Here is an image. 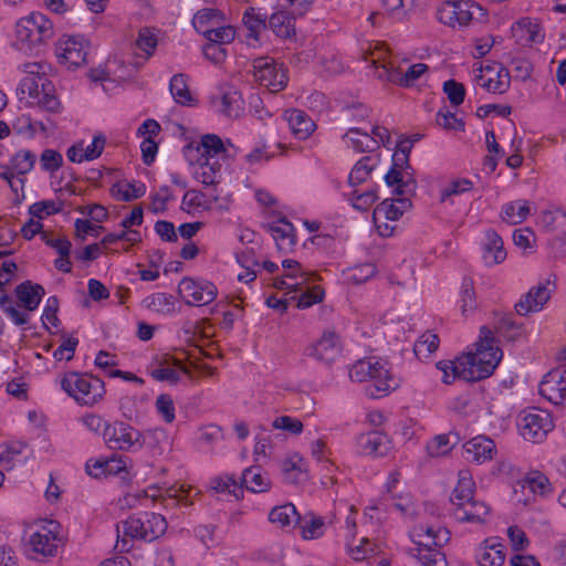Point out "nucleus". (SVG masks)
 Returning a JSON list of instances; mask_svg holds the SVG:
<instances>
[{"mask_svg":"<svg viewBox=\"0 0 566 566\" xmlns=\"http://www.w3.org/2000/svg\"><path fill=\"white\" fill-rule=\"evenodd\" d=\"M503 353L497 346H478L474 353L463 354L454 360H441L437 368L443 373L442 381L451 384L454 379L469 382L480 381L490 377Z\"/></svg>","mask_w":566,"mask_h":566,"instance_id":"nucleus-1","label":"nucleus"},{"mask_svg":"<svg viewBox=\"0 0 566 566\" xmlns=\"http://www.w3.org/2000/svg\"><path fill=\"white\" fill-rule=\"evenodd\" d=\"M62 389L83 406H93L105 395L104 381L92 374L69 371L61 379Z\"/></svg>","mask_w":566,"mask_h":566,"instance_id":"nucleus-2","label":"nucleus"},{"mask_svg":"<svg viewBox=\"0 0 566 566\" xmlns=\"http://www.w3.org/2000/svg\"><path fill=\"white\" fill-rule=\"evenodd\" d=\"M123 534L132 539L153 542L167 530L165 517L158 513L143 512L122 522Z\"/></svg>","mask_w":566,"mask_h":566,"instance_id":"nucleus-3","label":"nucleus"},{"mask_svg":"<svg viewBox=\"0 0 566 566\" xmlns=\"http://www.w3.org/2000/svg\"><path fill=\"white\" fill-rule=\"evenodd\" d=\"M104 441L111 449L126 452H136L145 446L143 432L123 421L106 427Z\"/></svg>","mask_w":566,"mask_h":566,"instance_id":"nucleus-4","label":"nucleus"},{"mask_svg":"<svg viewBox=\"0 0 566 566\" xmlns=\"http://www.w3.org/2000/svg\"><path fill=\"white\" fill-rule=\"evenodd\" d=\"M475 12L480 18L485 15L484 9L480 4L470 1L450 0L443 2L437 10L438 20L449 27L455 28L469 24L474 19Z\"/></svg>","mask_w":566,"mask_h":566,"instance_id":"nucleus-5","label":"nucleus"},{"mask_svg":"<svg viewBox=\"0 0 566 566\" xmlns=\"http://www.w3.org/2000/svg\"><path fill=\"white\" fill-rule=\"evenodd\" d=\"M252 73L261 85L272 92H279L287 85V73L283 64L275 62L272 57L260 56L252 61Z\"/></svg>","mask_w":566,"mask_h":566,"instance_id":"nucleus-6","label":"nucleus"},{"mask_svg":"<svg viewBox=\"0 0 566 566\" xmlns=\"http://www.w3.org/2000/svg\"><path fill=\"white\" fill-rule=\"evenodd\" d=\"M178 294L187 305L202 306L216 300L218 290L210 281L184 277L178 285Z\"/></svg>","mask_w":566,"mask_h":566,"instance_id":"nucleus-7","label":"nucleus"},{"mask_svg":"<svg viewBox=\"0 0 566 566\" xmlns=\"http://www.w3.org/2000/svg\"><path fill=\"white\" fill-rule=\"evenodd\" d=\"M518 428L525 440L541 442L554 428V424L548 412L533 409L521 417Z\"/></svg>","mask_w":566,"mask_h":566,"instance_id":"nucleus-8","label":"nucleus"},{"mask_svg":"<svg viewBox=\"0 0 566 566\" xmlns=\"http://www.w3.org/2000/svg\"><path fill=\"white\" fill-rule=\"evenodd\" d=\"M370 359V368L367 371L369 384L366 387V395L373 399L380 398L395 390L399 384L386 367L387 363L379 359Z\"/></svg>","mask_w":566,"mask_h":566,"instance_id":"nucleus-9","label":"nucleus"},{"mask_svg":"<svg viewBox=\"0 0 566 566\" xmlns=\"http://www.w3.org/2000/svg\"><path fill=\"white\" fill-rule=\"evenodd\" d=\"M479 74L475 75V83L493 94H503L507 92L511 85V75L510 71L500 65L496 69L495 64H488L483 66L482 64L478 67Z\"/></svg>","mask_w":566,"mask_h":566,"instance_id":"nucleus-10","label":"nucleus"},{"mask_svg":"<svg viewBox=\"0 0 566 566\" xmlns=\"http://www.w3.org/2000/svg\"><path fill=\"white\" fill-rule=\"evenodd\" d=\"M88 42L82 35L69 36L61 40L56 46L60 63L69 67H78L86 63Z\"/></svg>","mask_w":566,"mask_h":566,"instance_id":"nucleus-11","label":"nucleus"},{"mask_svg":"<svg viewBox=\"0 0 566 566\" xmlns=\"http://www.w3.org/2000/svg\"><path fill=\"white\" fill-rule=\"evenodd\" d=\"M538 392L555 405L566 403V366L548 371L539 382Z\"/></svg>","mask_w":566,"mask_h":566,"instance_id":"nucleus-12","label":"nucleus"},{"mask_svg":"<svg viewBox=\"0 0 566 566\" xmlns=\"http://www.w3.org/2000/svg\"><path fill=\"white\" fill-rule=\"evenodd\" d=\"M342 354L339 336L334 331H325L322 337L305 349V355L326 365L334 363Z\"/></svg>","mask_w":566,"mask_h":566,"instance_id":"nucleus-13","label":"nucleus"},{"mask_svg":"<svg viewBox=\"0 0 566 566\" xmlns=\"http://www.w3.org/2000/svg\"><path fill=\"white\" fill-rule=\"evenodd\" d=\"M357 449L363 455L384 457L391 449V441L381 431H369L357 437Z\"/></svg>","mask_w":566,"mask_h":566,"instance_id":"nucleus-14","label":"nucleus"},{"mask_svg":"<svg viewBox=\"0 0 566 566\" xmlns=\"http://www.w3.org/2000/svg\"><path fill=\"white\" fill-rule=\"evenodd\" d=\"M549 280L543 284L532 287L521 300L515 304V310L520 315H527L531 312L541 311L544 304L551 297V291L547 289Z\"/></svg>","mask_w":566,"mask_h":566,"instance_id":"nucleus-15","label":"nucleus"},{"mask_svg":"<svg viewBox=\"0 0 566 566\" xmlns=\"http://www.w3.org/2000/svg\"><path fill=\"white\" fill-rule=\"evenodd\" d=\"M511 31L515 41L523 46L541 43L544 40L539 24L527 17L513 23Z\"/></svg>","mask_w":566,"mask_h":566,"instance_id":"nucleus-16","label":"nucleus"},{"mask_svg":"<svg viewBox=\"0 0 566 566\" xmlns=\"http://www.w3.org/2000/svg\"><path fill=\"white\" fill-rule=\"evenodd\" d=\"M226 151L221 138L216 134H207L201 137V142L196 146L188 144L184 147L185 156L191 161V155L196 154L198 158L212 159L213 156Z\"/></svg>","mask_w":566,"mask_h":566,"instance_id":"nucleus-17","label":"nucleus"},{"mask_svg":"<svg viewBox=\"0 0 566 566\" xmlns=\"http://www.w3.org/2000/svg\"><path fill=\"white\" fill-rule=\"evenodd\" d=\"M480 566H502L505 560L504 546L497 538L484 539L475 552Z\"/></svg>","mask_w":566,"mask_h":566,"instance_id":"nucleus-18","label":"nucleus"},{"mask_svg":"<svg viewBox=\"0 0 566 566\" xmlns=\"http://www.w3.org/2000/svg\"><path fill=\"white\" fill-rule=\"evenodd\" d=\"M44 294V287L31 281H24L14 289L18 304L29 312H33L38 308Z\"/></svg>","mask_w":566,"mask_h":566,"instance_id":"nucleus-19","label":"nucleus"},{"mask_svg":"<svg viewBox=\"0 0 566 566\" xmlns=\"http://www.w3.org/2000/svg\"><path fill=\"white\" fill-rule=\"evenodd\" d=\"M463 450L468 461L482 463L492 459L495 443L485 436H478L465 442Z\"/></svg>","mask_w":566,"mask_h":566,"instance_id":"nucleus-20","label":"nucleus"},{"mask_svg":"<svg viewBox=\"0 0 566 566\" xmlns=\"http://www.w3.org/2000/svg\"><path fill=\"white\" fill-rule=\"evenodd\" d=\"M284 118L295 138L306 139L314 130V120L302 109H287L284 112Z\"/></svg>","mask_w":566,"mask_h":566,"instance_id":"nucleus-21","label":"nucleus"},{"mask_svg":"<svg viewBox=\"0 0 566 566\" xmlns=\"http://www.w3.org/2000/svg\"><path fill=\"white\" fill-rule=\"evenodd\" d=\"M486 265H494L506 259V251L503 247L502 238L492 229L485 232V242L483 243V255Z\"/></svg>","mask_w":566,"mask_h":566,"instance_id":"nucleus-22","label":"nucleus"},{"mask_svg":"<svg viewBox=\"0 0 566 566\" xmlns=\"http://www.w3.org/2000/svg\"><path fill=\"white\" fill-rule=\"evenodd\" d=\"M60 537H52L51 532H34L29 539L32 553L43 557L54 556L56 554Z\"/></svg>","mask_w":566,"mask_h":566,"instance_id":"nucleus-23","label":"nucleus"},{"mask_svg":"<svg viewBox=\"0 0 566 566\" xmlns=\"http://www.w3.org/2000/svg\"><path fill=\"white\" fill-rule=\"evenodd\" d=\"M401 198L397 199H385L374 210V219H377V216H384L387 220H398L405 210H407L411 206V201L409 198L400 196Z\"/></svg>","mask_w":566,"mask_h":566,"instance_id":"nucleus-24","label":"nucleus"},{"mask_svg":"<svg viewBox=\"0 0 566 566\" xmlns=\"http://www.w3.org/2000/svg\"><path fill=\"white\" fill-rule=\"evenodd\" d=\"M242 22L248 30V38L259 40V35L268 28V14L261 9L249 7L242 15Z\"/></svg>","mask_w":566,"mask_h":566,"instance_id":"nucleus-25","label":"nucleus"},{"mask_svg":"<svg viewBox=\"0 0 566 566\" xmlns=\"http://www.w3.org/2000/svg\"><path fill=\"white\" fill-rule=\"evenodd\" d=\"M271 482L261 473L259 467H251L245 469L240 478L239 486L241 490L245 488L253 493L265 492L270 489Z\"/></svg>","mask_w":566,"mask_h":566,"instance_id":"nucleus-26","label":"nucleus"},{"mask_svg":"<svg viewBox=\"0 0 566 566\" xmlns=\"http://www.w3.org/2000/svg\"><path fill=\"white\" fill-rule=\"evenodd\" d=\"M295 17L284 11H279L268 17V28L282 39H291L295 35Z\"/></svg>","mask_w":566,"mask_h":566,"instance_id":"nucleus-27","label":"nucleus"},{"mask_svg":"<svg viewBox=\"0 0 566 566\" xmlns=\"http://www.w3.org/2000/svg\"><path fill=\"white\" fill-rule=\"evenodd\" d=\"M490 507L484 502L471 500L463 507H458L454 515L461 523H482Z\"/></svg>","mask_w":566,"mask_h":566,"instance_id":"nucleus-28","label":"nucleus"},{"mask_svg":"<svg viewBox=\"0 0 566 566\" xmlns=\"http://www.w3.org/2000/svg\"><path fill=\"white\" fill-rule=\"evenodd\" d=\"M280 224H269L268 229L276 242V247L282 250L287 247L296 244L295 229L293 224L285 218L282 217L277 221Z\"/></svg>","mask_w":566,"mask_h":566,"instance_id":"nucleus-29","label":"nucleus"},{"mask_svg":"<svg viewBox=\"0 0 566 566\" xmlns=\"http://www.w3.org/2000/svg\"><path fill=\"white\" fill-rule=\"evenodd\" d=\"M269 521L282 528H286L301 522V516L292 503H286L273 507L269 513Z\"/></svg>","mask_w":566,"mask_h":566,"instance_id":"nucleus-30","label":"nucleus"},{"mask_svg":"<svg viewBox=\"0 0 566 566\" xmlns=\"http://www.w3.org/2000/svg\"><path fill=\"white\" fill-rule=\"evenodd\" d=\"M146 192V186L143 182L117 181L111 188V193L119 201L129 202L142 198Z\"/></svg>","mask_w":566,"mask_h":566,"instance_id":"nucleus-31","label":"nucleus"},{"mask_svg":"<svg viewBox=\"0 0 566 566\" xmlns=\"http://www.w3.org/2000/svg\"><path fill=\"white\" fill-rule=\"evenodd\" d=\"M346 138L349 139L353 149L357 153L374 151L379 148V142L360 128H349L343 136V139Z\"/></svg>","mask_w":566,"mask_h":566,"instance_id":"nucleus-32","label":"nucleus"},{"mask_svg":"<svg viewBox=\"0 0 566 566\" xmlns=\"http://www.w3.org/2000/svg\"><path fill=\"white\" fill-rule=\"evenodd\" d=\"M475 483L467 472H460L459 481L451 494V502L458 507H463L473 500Z\"/></svg>","mask_w":566,"mask_h":566,"instance_id":"nucleus-33","label":"nucleus"},{"mask_svg":"<svg viewBox=\"0 0 566 566\" xmlns=\"http://www.w3.org/2000/svg\"><path fill=\"white\" fill-rule=\"evenodd\" d=\"M530 214V202L518 199L502 207V219L510 224L522 223Z\"/></svg>","mask_w":566,"mask_h":566,"instance_id":"nucleus-34","label":"nucleus"},{"mask_svg":"<svg viewBox=\"0 0 566 566\" xmlns=\"http://www.w3.org/2000/svg\"><path fill=\"white\" fill-rule=\"evenodd\" d=\"M417 554H412L422 566H447L444 554L430 544L417 543Z\"/></svg>","mask_w":566,"mask_h":566,"instance_id":"nucleus-35","label":"nucleus"},{"mask_svg":"<svg viewBox=\"0 0 566 566\" xmlns=\"http://www.w3.org/2000/svg\"><path fill=\"white\" fill-rule=\"evenodd\" d=\"M243 111L241 94L235 90H229L221 95L219 112L229 118H238Z\"/></svg>","mask_w":566,"mask_h":566,"instance_id":"nucleus-36","label":"nucleus"},{"mask_svg":"<svg viewBox=\"0 0 566 566\" xmlns=\"http://www.w3.org/2000/svg\"><path fill=\"white\" fill-rule=\"evenodd\" d=\"M169 90L174 99L184 106L192 105L193 97L187 85V77L185 74H175L169 83Z\"/></svg>","mask_w":566,"mask_h":566,"instance_id":"nucleus-37","label":"nucleus"},{"mask_svg":"<svg viewBox=\"0 0 566 566\" xmlns=\"http://www.w3.org/2000/svg\"><path fill=\"white\" fill-rule=\"evenodd\" d=\"M27 18L34 27L36 33V40H33L34 42L44 43L53 36V23L46 15L40 12H32Z\"/></svg>","mask_w":566,"mask_h":566,"instance_id":"nucleus-38","label":"nucleus"},{"mask_svg":"<svg viewBox=\"0 0 566 566\" xmlns=\"http://www.w3.org/2000/svg\"><path fill=\"white\" fill-rule=\"evenodd\" d=\"M495 331L507 340H516L523 334V327L517 324L512 315H502L496 319Z\"/></svg>","mask_w":566,"mask_h":566,"instance_id":"nucleus-39","label":"nucleus"},{"mask_svg":"<svg viewBox=\"0 0 566 566\" xmlns=\"http://www.w3.org/2000/svg\"><path fill=\"white\" fill-rule=\"evenodd\" d=\"M370 160L371 157L365 156L354 165L348 176V184L352 187L358 186L369 178L375 169V165L369 164Z\"/></svg>","mask_w":566,"mask_h":566,"instance_id":"nucleus-40","label":"nucleus"},{"mask_svg":"<svg viewBox=\"0 0 566 566\" xmlns=\"http://www.w3.org/2000/svg\"><path fill=\"white\" fill-rule=\"evenodd\" d=\"M428 71V65L424 63H416L408 67L406 73L399 77V74L397 72H389L388 73V81L390 82H398L402 86H410L413 84L416 80H418L422 74H424Z\"/></svg>","mask_w":566,"mask_h":566,"instance_id":"nucleus-41","label":"nucleus"},{"mask_svg":"<svg viewBox=\"0 0 566 566\" xmlns=\"http://www.w3.org/2000/svg\"><path fill=\"white\" fill-rule=\"evenodd\" d=\"M304 539H315L324 534V521L322 517L310 514L298 522Z\"/></svg>","mask_w":566,"mask_h":566,"instance_id":"nucleus-42","label":"nucleus"},{"mask_svg":"<svg viewBox=\"0 0 566 566\" xmlns=\"http://www.w3.org/2000/svg\"><path fill=\"white\" fill-rule=\"evenodd\" d=\"M15 35L18 41L21 43H25L28 45V49H33L34 46H38L42 44V42H34L33 40H36V33L34 31V27L32 23H30V20H28L27 17L20 19L15 23Z\"/></svg>","mask_w":566,"mask_h":566,"instance_id":"nucleus-43","label":"nucleus"},{"mask_svg":"<svg viewBox=\"0 0 566 566\" xmlns=\"http://www.w3.org/2000/svg\"><path fill=\"white\" fill-rule=\"evenodd\" d=\"M523 488H528L534 494L546 495L551 492L548 479L538 471L528 473L522 483Z\"/></svg>","mask_w":566,"mask_h":566,"instance_id":"nucleus-44","label":"nucleus"},{"mask_svg":"<svg viewBox=\"0 0 566 566\" xmlns=\"http://www.w3.org/2000/svg\"><path fill=\"white\" fill-rule=\"evenodd\" d=\"M36 156L31 150H20L11 159V167L17 175L23 176L32 170Z\"/></svg>","mask_w":566,"mask_h":566,"instance_id":"nucleus-45","label":"nucleus"},{"mask_svg":"<svg viewBox=\"0 0 566 566\" xmlns=\"http://www.w3.org/2000/svg\"><path fill=\"white\" fill-rule=\"evenodd\" d=\"M201 34L208 40V42L218 44H228L234 40L235 30L231 25H223L218 28L206 29Z\"/></svg>","mask_w":566,"mask_h":566,"instance_id":"nucleus-46","label":"nucleus"},{"mask_svg":"<svg viewBox=\"0 0 566 566\" xmlns=\"http://www.w3.org/2000/svg\"><path fill=\"white\" fill-rule=\"evenodd\" d=\"M146 306L153 311L170 314L175 311V302L171 295L156 293L145 300Z\"/></svg>","mask_w":566,"mask_h":566,"instance_id":"nucleus-47","label":"nucleus"},{"mask_svg":"<svg viewBox=\"0 0 566 566\" xmlns=\"http://www.w3.org/2000/svg\"><path fill=\"white\" fill-rule=\"evenodd\" d=\"M63 201L56 203L53 200H41L29 207V213L33 218L43 219L45 216L60 213L63 210Z\"/></svg>","mask_w":566,"mask_h":566,"instance_id":"nucleus-48","label":"nucleus"},{"mask_svg":"<svg viewBox=\"0 0 566 566\" xmlns=\"http://www.w3.org/2000/svg\"><path fill=\"white\" fill-rule=\"evenodd\" d=\"M439 347V337L436 334L424 333L413 346V353L418 358L428 357Z\"/></svg>","mask_w":566,"mask_h":566,"instance_id":"nucleus-49","label":"nucleus"},{"mask_svg":"<svg viewBox=\"0 0 566 566\" xmlns=\"http://www.w3.org/2000/svg\"><path fill=\"white\" fill-rule=\"evenodd\" d=\"M142 399L136 396H125L119 401V408L122 415L130 420L137 421L142 417V411L139 409V403H142Z\"/></svg>","mask_w":566,"mask_h":566,"instance_id":"nucleus-50","label":"nucleus"},{"mask_svg":"<svg viewBox=\"0 0 566 566\" xmlns=\"http://www.w3.org/2000/svg\"><path fill=\"white\" fill-rule=\"evenodd\" d=\"M451 449V436L447 433L438 434L427 443V452L430 457L444 455Z\"/></svg>","mask_w":566,"mask_h":566,"instance_id":"nucleus-51","label":"nucleus"},{"mask_svg":"<svg viewBox=\"0 0 566 566\" xmlns=\"http://www.w3.org/2000/svg\"><path fill=\"white\" fill-rule=\"evenodd\" d=\"M155 406L158 415L166 423H171L175 420V405L170 395H159L156 399Z\"/></svg>","mask_w":566,"mask_h":566,"instance_id":"nucleus-52","label":"nucleus"},{"mask_svg":"<svg viewBox=\"0 0 566 566\" xmlns=\"http://www.w3.org/2000/svg\"><path fill=\"white\" fill-rule=\"evenodd\" d=\"M197 164L199 168L195 172L196 179L205 186L216 185L218 182V177L216 176V170H212L210 167V159L206 157L197 158Z\"/></svg>","mask_w":566,"mask_h":566,"instance_id":"nucleus-53","label":"nucleus"},{"mask_svg":"<svg viewBox=\"0 0 566 566\" xmlns=\"http://www.w3.org/2000/svg\"><path fill=\"white\" fill-rule=\"evenodd\" d=\"M443 92L447 94L452 106H459L465 97V87L455 80H448L443 83Z\"/></svg>","mask_w":566,"mask_h":566,"instance_id":"nucleus-54","label":"nucleus"},{"mask_svg":"<svg viewBox=\"0 0 566 566\" xmlns=\"http://www.w3.org/2000/svg\"><path fill=\"white\" fill-rule=\"evenodd\" d=\"M402 185H398V188H394V195L396 196H413L417 190V180L415 178V169L410 166V169H406L401 172Z\"/></svg>","mask_w":566,"mask_h":566,"instance_id":"nucleus-55","label":"nucleus"},{"mask_svg":"<svg viewBox=\"0 0 566 566\" xmlns=\"http://www.w3.org/2000/svg\"><path fill=\"white\" fill-rule=\"evenodd\" d=\"M461 308L465 315L468 312L473 311L476 307L475 293L473 289V282L469 277H464L461 286Z\"/></svg>","mask_w":566,"mask_h":566,"instance_id":"nucleus-56","label":"nucleus"},{"mask_svg":"<svg viewBox=\"0 0 566 566\" xmlns=\"http://www.w3.org/2000/svg\"><path fill=\"white\" fill-rule=\"evenodd\" d=\"M59 307H60V301H59L57 296L53 295L46 300L45 306L43 308V314H42L43 327L46 331H50V328L45 322H50L53 326H57L60 324V319L57 317Z\"/></svg>","mask_w":566,"mask_h":566,"instance_id":"nucleus-57","label":"nucleus"},{"mask_svg":"<svg viewBox=\"0 0 566 566\" xmlns=\"http://www.w3.org/2000/svg\"><path fill=\"white\" fill-rule=\"evenodd\" d=\"M473 189V182L469 179H455L441 190V201H446L451 196H459Z\"/></svg>","mask_w":566,"mask_h":566,"instance_id":"nucleus-58","label":"nucleus"},{"mask_svg":"<svg viewBox=\"0 0 566 566\" xmlns=\"http://www.w3.org/2000/svg\"><path fill=\"white\" fill-rule=\"evenodd\" d=\"M221 12L218 9L205 8L199 10L192 18V25L197 32H202L208 29L207 24L212 20L219 18Z\"/></svg>","mask_w":566,"mask_h":566,"instance_id":"nucleus-59","label":"nucleus"},{"mask_svg":"<svg viewBox=\"0 0 566 566\" xmlns=\"http://www.w3.org/2000/svg\"><path fill=\"white\" fill-rule=\"evenodd\" d=\"M63 164L62 155L55 149H45L40 156V165L44 171H55Z\"/></svg>","mask_w":566,"mask_h":566,"instance_id":"nucleus-60","label":"nucleus"},{"mask_svg":"<svg viewBox=\"0 0 566 566\" xmlns=\"http://www.w3.org/2000/svg\"><path fill=\"white\" fill-rule=\"evenodd\" d=\"M273 428L287 431L292 434H300L303 431V423L290 416H281L272 422Z\"/></svg>","mask_w":566,"mask_h":566,"instance_id":"nucleus-61","label":"nucleus"},{"mask_svg":"<svg viewBox=\"0 0 566 566\" xmlns=\"http://www.w3.org/2000/svg\"><path fill=\"white\" fill-rule=\"evenodd\" d=\"M507 536L513 551H524L530 544L525 532L517 525H513L507 528Z\"/></svg>","mask_w":566,"mask_h":566,"instance_id":"nucleus-62","label":"nucleus"},{"mask_svg":"<svg viewBox=\"0 0 566 566\" xmlns=\"http://www.w3.org/2000/svg\"><path fill=\"white\" fill-rule=\"evenodd\" d=\"M172 199L168 186L160 187L159 191L151 197L150 210L154 213H163L167 210V202Z\"/></svg>","mask_w":566,"mask_h":566,"instance_id":"nucleus-63","label":"nucleus"},{"mask_svg":"<svg viewBox=\"0 0 566 566\" xmlns=\"http://www.w3.org/2000/svg\"><path fill=\"white\" fill-rule=\"evenodd\" d=\"M202 52L205 57L214 64L224 62L227 57V49L218 43L207 42L202 48Z\"/></svg>","mask_w":566,"mask_h":566,"instance_id":"nucleus-64","label":"nucleus"}]
</instances>
